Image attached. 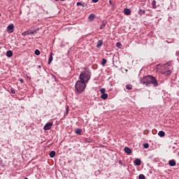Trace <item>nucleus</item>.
<instances>
[{
	"mask_svg": "<svg viewBox=\"0 0 179 179\" xmlns=\"http://www.w3.org/2000/svg\"><path fill=\"white\" fill-rule=\"evenodd\" d=\"M151 5L154 9H156V8H157V6L156 5V0H153L151 3Z\"/></svg>",
	"mask_w": 179,
	"mask_h": 179,
	"instance_id": "a211bd4d",
	"label": "nucleus"
},
{
	"mask_svg": "<svg viewBox=\"0 0 179 179\" xmlns=\"http://www.w3.org/2000/svg\"><path fill=\"white\" fill-rule=\"evenodd\" d=\"M100 93H101V94H104L106 93V89L101 88L100 90Z\"/></svg>",
	"mask_w": 179,
	"mask_h": 179,
	"instance_id": "a878e982",
	"label": "nucleus"
},
{
	"mask_svg": "<svg viewBox=\"0 0 179 179\" xmlns=\"http://www.w3.org/2000/svg\"><path fill=\"white\" fill-rule=\"evenodd\" d=\"M76 134L77 135H80V134H82V129H77L76 130Z\"/></svg>",
	"mask_w": 179,
	"mask_h": 179,
	"instance_id": "5701e85b",
	"label": "nucleus"
},
{
	"mask_svg": "<svg viewBox=\"0 0 179 179\" xmlns=\"http://www.w3.org/2000/svg\"><path fill=\"white\" fill-rule=\"evenodd\" d=\"M92 2H93L94 3H96V2H99V0H92Z\"/></svg>",
	"mask_w": 179,
	"mask_h": 179,
	"instance_id": "473e14b6",
	"label": "nucleus"
},
{
	"mask_svg": "<svg viewBox=\"0 0 179 179\" xmlns=\"http://www.w3.org/2000/svg\"><path fill=\"white\" fill-rule=\"evenodd\" d=\"M30 34H34V31H29V35H30Z\"/></svg>",
	"mask_w": 179,
	"mask_h": 179,
	"instance_id": "72a5a7b5",
	"label": "nucleus"
},
{
	"mask_svg": "<svg viewBox=\"0 0 179 179\" xmlns=\"http://www.w3.org/2000/svg\"><path fill=\"white\" fill-rule=\"evenodd\" d=\"M0 16H1V13H0Z\"/></svg>",
	"mask_w": 179,
	"mask_h": 179,
	"instance_id": "4c0bfd02",
	"label": "nucleus"
},
{
	"mask_svg": "<svg viewBox=\"0 0 179 179\" xmlns=\"http://www.w3.org/2000/svg\"><path fill=\"white\" fill-rule=\"evenodd\" d=\"M51 127H52V123L48 122L44 126L43 129H44V131H50V129H51Z\"/></svg>",
	"mask_w": 179,
	"mask_h": 179,
	"instance_id": "39448f33",
	"label": "nucleus"
},
{
	"mask_svg": "<svg viewBox=\"0 0 179 179\" xmlns=\"http://www.w3.org/2000/svg\"><path fill=\"white\" fill-rule=\"evenodd\" d=\"M50 157L52 158V157H55V151L52 150L50 152L49 154Z\"/></svg>",
	"mask_w": 179,
	"mask_h": 179,
	"instance_id": "aec40b11",
	"label": "nucleus"
},
{
	"mask_svg": "<svg viewBox=\"0 0 179 179\" xmlns=\"http://www.w3.org/2000/svg\"><path fill=\"white\" fill-rule=\"evenodd\" d=\"M29 31H24L22 33V36H29Z\"/></svg>",
	"mask_w": 179,
	"mask_h": 179,
	"instance_id": "cd10ccee",
	"label": "nucleus"
},
{
	"mask_svg": "<svg viewBox=\"0 0 179 179\" xmlns=\"http://www.w3.org/2000/svg\"><path fill=\"white\" fill-rule=\"evenodd\" d=\"M122 45V44H121V43L117 42L116 43V47H117V48H121V46Z\"/></svg>",
	"mask_w": 179,
	"mask_h": 179,
	"instance_id": "bb28decb",
	"label": "nucleus"
},
{
	"mask_svg": "<svg viewBox=\"0 0 179 179\" xmlns=\"http://www.w3.org/2000/svg\"><path fill=\"white\" fill-rule=\"evenodd\" d=\"M13 29H14V26L13 24H9L7 27V30L8 33H13Z\"/></svg>",
	"mask_w": 179,
	"mask_h": 179,
	"instance_id": "423d86ee",
	"label": "nucleus"
},
{
	"mask_svg": "<svg viewBox=\"0 0 179 179\" xmlns=\"http://www.w3.org/2000/svg\"><path fill=\"white\" fill-rule=\"evenodd\" d=\"M52 59H53V57H52V52H51L50 54V57H49V59H48V64L50 65V64H51V62H52Z\"/></svg>",
	"mask_w": 179,
	"mask_h": 179,
	"instance_id": "f3484780",
	"label": "nucleus"
},
{
	"mask_svg": "<svg viewBox=\"0 0 179 179\" xmlns=\"http://www.w3.org/2000/svg\"><path fill=\"white\" fill-rule=\"evenodd\" d=\"M6 57H8V58L13 57V52H12V50H8L6 52Z\"/></svg>",
	"mask_w": 179,
	"mask_h": 179,
	"instance_id": "1a4fd4ad",
	"label": "nucleus"
},
{
	"mask_svg": "<svg viewBox=\"0 0 179 179\" xmlns=\"http://www.w3.org/2000/svg\"><path fill=\"white\" fill-rule=\"evenodd\" d=\"M38 68H41V66H38Z\"/></svg>",
	"mask_w": 179,
	"mask_h": 179,
	"instance_id": "e433bc0d",
	"label": "nucleus"
},
{
	"mask_svg": "<svg viewBox=\"0 0 179 179\" xmlns=\"http://www.w3.org/2000/svg\"><path fill=\"white\" fill-rule=\"evenodd\" d=\"M124 13L128 16L131 15V10L129 8H124Z\"/></svg>",
	"mask_w": 179,
	"mask_h": 179,
	"instance_id": "4468645a",
	"label": "nucleus"
},
{
	"mask_svg": "<svg viewBox=\"0 0 179 179\" xmlns=\"http://www.w3.org/2000/svg\"><path fill=\"white\" fill-rule=\"evenodd\" d=\"M162 68H164V71H161L162 75L165 76H170L173 73V66H171V62H168L165 64L162 65Z\"/></svg>",
	"mask_w": 179,
	"mask_h": 179,
	"instance_id": "f03ea898",
	"label": "nucleus"
},
{
	"mask_svg": "<svg viewBox=\"0 0 179 179\" xmlns=\"http://www.w3.org/2000/svg\"><path fill=\"white\" fill-rule=\"evenodd\" d=\"M124 152L127 155H131V153H132V150L129 148H128V147H125L124 148Z\"/></svg>",
	"mask_w": 179,
	"mask_h": 179,
	"instance_id": "9d476101",
	"label": "nucleus"
},
{
	"mask_svg": "<svg viewBox=\"0 0 179 179\" xmlns=\"http://www.w3.org/2000/svg\"><path fill=\"white\" fill-rule=\"evenodd\" d=\"M35 55H40L41 52L40 50L36 49L34 52Z\"/></svg>",
	"mask_w": 179,
	"mask_h": 179,
	"instance_id": "393cba45",
	"label": "nucleus"
},
{
	"mask_svg": "<svg viewBox=\"0 0 179 179\" xmlns=\"http://www.w3.org/2000/svg\"><path fill=\"white\" fill-rule=\"evenodd\" d=\"M106 64H107V59H102L101 65H103V66H104V65H106Z\"/></svg>",
	"mask_w": 179,
	"mask_h": 179,
	"instance_id": "b1692460",
	"label": "nucleus"
},
{
	"mask_svg": "<svg viewBox=\"0 0 179 179\" xmlns=\"http://www.w3.org/2000/svg\"><path fill=\"white\" fill-rule=\"evenodd\" d=\"M145 175H143V174H141V175H139V176H138V179H145Z\"/></svg>",
	"mask_w": 179,
	"mask_h": 179,
	"instance_id": "c85d7f7f",
	"label": "nucleus"
},
{
	"mask_svg": "<svg viewBox=\"0 0 179 179\" xmlns=\"http://www.w3.org/2000/svg\"><path fill=\"white\" fill-rule=\"evenodd\" d=\"M169 166H171V167H174V166H176V160H174V159L169 160Z\"/></svg>",
	"mask_w": 179,
	"mask_h": 179,
	"instance_id": "0eeeda50",
	"label": "nucleus"
},
{
	"mask_svg": "<svg viewBox=\"0 0 179 179\" xmlns=\"http://www.w3.org/2000/svg\"><path fill=\"white\" fill-rule=\"evenodd\" d=\"M145 13H146V11H145V10L141 9V8H140V9L138 10V15H139L140 16H142V15H145Z\"/></svg>",
	"mask_w": 179,
	"mask_h": 179,
	"instance_id": "ddd939ff",
	"label": "nucleus"
},
{
	"mask_svg": "<svg viewBox=\"0 0 179 179\" xmlns=\"http://www.w3.org/2000/svg\"><path fill=\"white\" fill-rule=\"evenodd\" d=\"M106 24H107L106 22H103V23L101 24L100 29L103 30L106 27Z\"/></svg>",
	"mask_w": 179,
	"mask_h": 179,
	"instance_id": "412c9836",
	"label": "nucleus"
},
{
	"mask_svg": "<svg viewBox=\"0 0 179 179\" xmlns=\"http://www.w3.org/2000/svg\"><path fill=\"white\" fill-rule=\"evenodd\" d=\"M126 89L127 90H132V85L129 84V85H126Z\"/></svg>",
	"mask_w": 179,
	"mask_h": 179,
	"instance_id": "4be33fe9",
	"label": "nucleus"
},
{
	"mask_svg": "<svg viewBox=\"0 0 179 179\" xmlns=\"http://www.w3.org/2000/svg\"><path fill=\"white\" fill-rule=\"evenodd\" d=\"M110 5H113L111 0H109Z\"/></svg>",
	"mask_w": 179,
	"mask_h": 179,
	"instance_id": "c9c22d12",
	"label": "nucleus"
},
{
	"mask_svg": "<svg viewBox=\"0 0 179 179\" xmlns=\"http://www.w3.org/2000/svg\"><path fill=\"white\" fill-rule=\"evenodd\" d=\"M101 45H103V41L101 40L98 41L97 45H96L97 48H100Z\"/></svg>",
	"mask_w": 179,
	"mask_h": 179,
	"instance_id": "dca6fc26",
	"label": "nucleus"
},
{
	"mask_svg": "<svg viewBox=\"0 0 179 179\" xmlns=\"http://www.w3.org/2000/svg\"><path fill=\"white\" fill-rule=\"evenodd\" d=\"M158 135L161 138H163V136H164L166 135V133H164V131H159Z\"/></svg>",
	"mask_w": 179,
	"mask_h": 179,
	"instance_id": "6ab92c4d",
	"label": "nucleus"
},
{
	"mask_svg": "<svg viewBox=\"0 0 179 179\" xmlns=\"http://www.w3.org/2000/svg\"><path fill=\"white\" fill-rule=\"evenodd\" d=\"M143 148L145 149H148V148H149V143H145L144 145H143Z\"/></svg>",
	"mask_w": 179,
	"mask_h": 179,
	"instance_id": "7c9ffc66",
	"label": "nucleus"
},
{
	"mask_svg": "<svg viewBox=\"0 0 179 179\" xmlns=\"http://www.w3.org/2000/svg\"><path fill=\"white\" fill-rule=\"evenodd\" d=\"M176 55L177 57H179V50L176 51Z\"/></svg>",
	"mask_w": 179,
	"mask_h": 179,
	"instance_id": "f704fd0d",
	"label": "nucleus"
},
{
	"mask_svg": "<svg viewBox=\"0 0 179 179\" xmlns=\"http://www.w3.org/2000/svg\"><path fill=\"white\" fill-rule=\"evenodd\" d=\"M86 82L82 81L81 80H78L75 85L76 91L78 93H83L85 89H86Z\"/></svg>",
	"mask_w": 179,
	"mask_h": 179,
	"instance_id": "7ed1b4c3",
	"label": "nucleus"
},
{
	"mask_svg": "<svg viewBox=\"0 0 179 179\" xmlns=\"http://www.w3.org/2000/svg\"><path fill=\"white\" fill-rule=\"evenodd\" d=\"M90 78H92V72L89 71H82L79 76L80 80L85 82L86 83L90 80Z\"/></svg>",
	"mask_w": 179,
	"mask_h": 179,
	"instance_id": "20e7f679",
	"label": "nucleus"
},
{
	"mask_svg": "<svg viewBox=\"0 0 179 179\" xmlns=\"http://www.w3.org/2000/svg\"><path fill=\"white\" fill-rule=\"evenodd\" d=\"M108 98V94H102V95L101 96V99H102V100H107V99Z\"/></svg>",
	"mask_w": 179,
	"mask_h": 179,
	"instance_id": "2eb2a0df",
	"label": "nucleus"
},
{
	"mask_svg": "<svg viewBox=\"0 0 179 179\" xmlns=\"http://www.w3.org/2000/svg\"><path fill=\"white\" fill-rule=\"evenodd\" d=\"M77 6H83V8H85V6H87V4L85 3L78 2Z\"/></svg>",
	"mask_w": 179,
	"mask_h": 179,
	"instance_id": "f8f14e48",
	"label": "nucleus"
},
{
	"mask_svg": "<svg viewBox=\"0 0 179 179\" xmlns=\"http://www.w3.org/2000/svg\"><path fill=\"white\" fill-rule=\"evenodd\" d=\"M95 17H96V15H94V13L90 14L88 17L89 21L92 22V21L94 20Z\"/></svg>",
	"mask_w": 179,
	"mask_h": 179,
	"instance_id": "6e6552de",
	"label": "nucleus"
},
{
	"mask_svg": "<svg viewBox=\"0 0 179 179\" xmlns=\"http://www.w3.org/2000/svg\"><path fill=\"white\" fill-rule=\"evenodd\" d=\"M142 164V162L141 161L140 159H136L134 161V164L136 166H141V164Z\"/></svg>",
	"mask_w": 179,
	"mask_h": 179,
	"instance_id": "9b49d317",
	"label": "nucleus"
},
{
	"mask_svg": "<svg viewBox=\"0 0 179 179\" xmlns=\"http://www.w3.org/2000/svg\"><path fill=\"white\" fill-rule=\"evenodd\" d=\"M140 83L141 85H145L146 87H150V85H153L154 87H157L159 83L157 80L152 76H147L141 79Z\"/></svg>",
	"mask_w": 179,
	"mask_h": 179,
	"instance_id": "f257e3e1",
	"label": "nucleus"
},
{
	"mask_svg": "<svg viewBox=\"0 0 179 179\" xmlns=\"http://www.w3.org/2000/svg\"><path fill=\"white\" fill-rule=\"evenodd\" d=\"M10 92H11V93H12L13 94H15L16 93V90H15V89H13V88H11V89H10Z\"/></svg>",
	"mask_w": 179,
	"mask_h": 179,
	"instance_id": "c756f323",
	"label": "nucleus"
},
{
	"mask_svg": "<svg viewBox=\"0 0 179 179\" xmlns=\"http://www.w3.org/2000/svg\"><path fill=\"white\" fill-rule=\"evenodd\" d=\"M20 83H24V80L22 78L20 79Z\"/></svg>",
	"mask_w": 179,
	"mask_h": 179,
	"instance_id": "2f4dec72",
	"label": "nucleus"
}]
</instances>
